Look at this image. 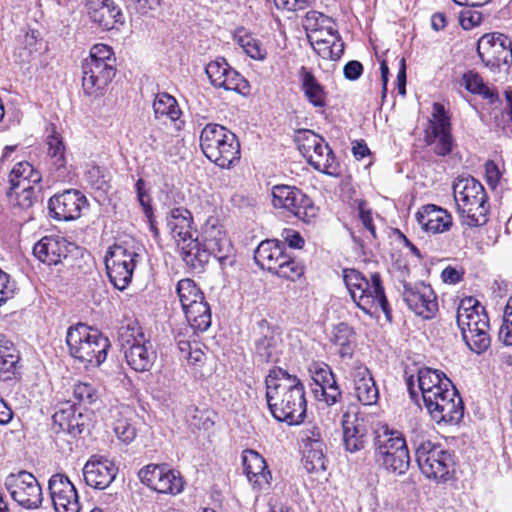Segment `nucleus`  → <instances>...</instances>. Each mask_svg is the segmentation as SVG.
I'll return each mask as SVG.
<instances>
[{"instance_id":"nucleus-1","label":"nucleus","mask_w":512,"mask_h":512,"mask_svg":"<svg viewBox=\"0 0 512 512\" xmlns=\"http://www.w3.org/2000/svg\"><path fill=\"white\" fill-rule=\"evenodd\" d=\"M267 405L272 416H306L304 385L295 375L275 367L265 379Z\"/></svg>"},{"instance_id":"nucleus-2","label":"nucleus","mask_w":512,"mask_h":512,"mask_svg":"<svg viewBox=\"0 0 512 512\" xmlns=\"http://www.w3.org/2000/svg\"><path fill=\"white\" fill-rule=\"evenodd\" d=\"M452 190L456 209L463 223L470 227L486 224L489 204L483 185L470 175H462L455 178Z\"/></svg>"},{"instance_id":"nucleus-3","label":"nucleus","mask_w":512,"mask_h":512,"mask_svg":"<svg viewBox=\"0 0 512 512\" xmlns=\"http://www.w3.org/2000/svg\"><path fill=\"white\" fill-rule=\"evenodd\" d=\"M345 285L356 305L367 315L372 316L382 310L388 321L392 319L391 309L378 273L371 275L369 281L355 269L343 270Z\"/></svg>"},{"instance_id":"nucleus-4","label":"nucleus","mask_w":512,"mask_h":512,"mask_svg":"<svg viewBox=\"0 0 512 512\" xmlns=\"http://www.w3.org/2000/svg\"><path fill=\"white\" fill-rule=\"evenodd\" d=\"M456 321L466 345L481 354L490 346L489 319L483 306L473 297L461 300Z\"/></svg>"},{"instance_id":"nucleus-5","label":"nucleus","mask_w":512,"mask_h":512,"mask_svg":"<svg viewBox=\"0 0 512 512\" xmlns=\"http://www.w3.org/2000/svg\"><path fill=\"white\" fill-rule=\"evenodd\" d=\"M374 458L386 471L405 474L410 465V454L403 434L387 424L375 430Z\"/></svg>"},{"instance_id":"nucleus-6","label":"nucleus","mask_w":512,"mask_h":512,"mask_svg":"<svg viewBox=\"0 0 512 512\" xmlns=\"http://www.w3.org/2000/svg\"><path fill=\"white\" fill-rule=\"evenodd\" d=\"M66 343L70 355L86 367L100 366L106 360L110 348L107 337L82 323L68 329Z\"/></svg>"},{"instance_id":"nucleus-7","label":"nucleus","mask_w":512,"mask_h":512,"mask_svg":"<svg viewBox=\"0 0 512 512\" xmlns=\"http://www.w3.org/2000/svg\"><path fill=\"white\" fill-rule=\"evenodd\" d=\"M200 147L204 155L221 168H231L240 160V143L226 127L209 123L201 131Z\"/></svg>"},{"instance_id":"nucleus-8","label":"nucleus","mask_w":512,"mask_h":512,"mask_svg":"<svg viewBox=\"0 0 512 512\" xmlns=\"http://www.w3.org/2000/svg\"><path fill=\"white\" fill-rule=\"evenodd\" d=\"M416 461L421 472L437 483H447L456 479L457 459L454 452L440 444L423 441L415 451Z\"/></svg>"},{"instance_id":"nucleus-9","label":"nucleus","mask_w":512,"mask_h":512,"mask_svg":"<svg viewBox=\"0 0 512 512\" xmlns=\"http://www.w3.org/2000/svg\"><path fill=\"white\" fill-rule=\"evenodd\" d=\"M119 341L127 364L136 372L150 371L157 358L152 343L145 339L144 332L137 322L121 326Z\"/></svg>"},{"instance_id":"nucleus-10","label":"nucleus","mask_w":512,"mask_h":512,"mask_svg":"<svg viewBox=\"0 0 512 512\" xmlns=\"http://www.w3.org/2000/svg\"><path fill=\"white\" fill-rule=\"evenodd\" d=\"M4 486L12 500L26 510H34L43 502L42 487L37 478L26 470L5 477Z\"/></svg>"},{"instance_id":"nucleus-11","label":"nucleus","mask_w":512,"mask_h":512,"mask_svg":"<svg viewBox=\"0 0 512 512\" xmlns=\"http://www.w3.org/2000/svg\"><path fill=\"white\" fill-rule=\"evenodd\" d=\"M451 120L441 103H434L431 117L424 128V142L433 146L438 156H447L452 152L454 139L451 133Z\"/></svg>"},{"instance_id":"nucleus-12","label":"nucleus","mask_w":512,"mask_h":512,"mask_svg":"<svg viewBox=\"0 0 512 512\" xmlns=\"http://www.w3.org/2000/svg\"><path fill=\"white\" fill-rule=\"evenodd\" d=\"M272 204L282 208L305 223H311L318 214L313 201L295 186L276 185L272 188Z\"/></svg>"},{"instance_id":"nucleus-13","label":"nucleus","mask_w":512,"mask_h":512,"mask_svg":"<svg viewBox=\"0 0 512 512\" xmlns=\"http://www.w3.org/2000/svg\"><path fill=\"white\" fill-rule=\"evenodd\" d=\"M138 254L121 245H114L105 257L107 275L110 282L118 290L127 288L132 280Z\"/></svg>"},{"instance_id":"nucleus-14","label":"nucleus","mask_w":512,"mask_h":512,"mask_svg":"<svg viewBox=\"0 0 512 512\" xmlns=\"http://www.w3.org/2000/svg\"><path fill=\"white\" fill-rule=\"evenodd\" d=\"M477 53L486 66H510L512 64V41L502 33L485 34L478 40Z\"/></svg>"},{"instance_id":"nucleus-15","label":"nucleus","mask_w":512,"mask_h":512,"mask_svg":"<svg viewBox=\"0 0 512 512\" xmlns=\"http://www.w3.org/2000/svg\"><path fill=\"white\" fill-rule=\"evenodd\" d=\"M138 475L144 485L158 493L177 495L184 488L180 474L164 464H149L142 468Z\"/></svg>"},{"instance_id":"nucleus-16","label":"nucleus","mask_w":512,"mask_h":512,"mask_svg":"<svg viewBox=\"0 0 512 512\" xmlns=\"http://www.w3.org/2000/svg\"><path fill=\"white\" fill-rule=\"evenodd\" d=\"M205 73L215 88H223L242 95L250 92L249 82L233 69L224 58H217L205 67Z\"/></svg>"},{"instance_id":"nucleus-17","label":"nucleus","mask_w":512,"mask_h":512,"mask_svg":"<svg viewBox=\"0 0 512 512\" xmlns=\"http://www.w3.org/2000/svg\"><path fill=\"white\" fill-rule=\"evenodd\" d=\"M422 399L427 411L441 413L442 416H452L453 414L464 415V405L458 391L455 387L438 385L433 390L422 395Z\"/></svg>"},{"instance_id":"nucleus-18","label":"nucleus","mask_w":512,"mask_h":512,"mask_svg":"<svg viewBox=\"0 0 512 512\" xmlns=\"http://www.w3.org/2000/svg\"><path fill=\"white\" fill-rule=\"evenodd\" d=\"M403 299L416 315L424 319L433 318L438 311L437 296L432 287L423 282L404 284Z\"/></svg>"},{"instance_id":"nucleus-19","label":"nucleus","mask_w":512,"mask_h":512,"mask_svg":"<svg viewBox=\"0 0 512 512\" xmlns=\"http://www.w3.org/2000/svg\"><path fill=\"white\" fill-rule=\"evenodd\" d=\"M48 490L56 512L80 511L77 490L66 475H52L48 481Z\"/></svg>"},{"instance_id":"nucleus-20","label":"nucleus","mask_w":512,"mask_h":512,"mask_svg":"<svg viewBox=\"0 0 512 512\" xmlns=\"http://www.w3.org/2000/svg\"><path fill=\"white\" fill-rule=\"evenodd\" d=\"M87 205L83 193L68 189L56 194L48 202L49 214L58 221H71L80 217L82 209Z\"/></svg>"},{"instance_id":"nucleus-21","label":"nucleus","mask_w":512,"mask_h":512,"mask_svg":"<svg viewBox=\"0 0 512 512\" xmlns=\"http://www.w3.org/2000/svg\"><path fill=\"white\" fill-rule=\"evenodd\" d=\"M114 461L102 455H92L83 467L85 483L99 490L108 488L118 474Z\"/></svg>"},{"instance_id":"nucleus-22","label":"nucleus","mask_w":512,"mask_h":512,"mask_svg":"<svg viewBox=\"0 0 512 512\" xmlns=\"http://www.w3.org/2000/svg\"><path fill=\"white\" fill-rule=\"evenodd\" d=\"M202 240L209 259L214 257L222 266L227 261L230 265L233 263L230 260L232 246L221 225L207 221L202 229Z\"/></svg>"},{"instance_id":"nucleus-23","label":"nucleus","mask_w":512,"mask_h":512,"mask_svg":"<svg viewBox=\"0 0 512 512\" xmlns=\"http://www.w3.org/2000/svg\"><path fill=\"white\" fill-rule=\"evenodd\" d=\"M243 472L254 490L265 491L270 488L272 474L262 455L252 449L242 452Z\"/></svg>"},{"instance_id":"nucleus-24","label":"nucleus","mask_w":512,"mask_h":512,"mask_svg":"<svg viewBox=\"0 0 512 512\" xmlns=\"http://www.w3.org/2000/svg\"><path fill=\"white\" fill-rule=\"evenodd\" d=\"M90 19L104 30L123 24V14L113 0H84Z\"/></svg>"},{"instance_id":"nucleus-25","label":"nucleus","mask_w":512,"mask_h":512,"mask_svg":"<svg viewBox=\"0 0 512 512\" xmlns=\"http://www.w3.org/2000/svg\"><path fill=\"white\" fill-rule=\"evenodd\" d=\"M416 219L421 228L427 233L439 234L450 230L453 220L451 214L444 208L427 204L417 213Z\"/></svg>"},{"instance_id":"nucleus-26","label":"nucleus","mask_w":512,"mask_h":512,"mask_svg":"<svg viewBox=\"0 0 512 512\" xmlns=\"http://www.w3.org/2000/svg\"><path fill=\"white\" fill-rule=\"evenodd\" d=\"M82 87L87 95H98L113 79L116 68L82 62Z\"/></svg>"},{"instance_id":"nucleus-27","label":"nucleus","mask_w":512,"mask_h":512,"mask_svg":"<svg viewBox=\"0 0 512 512\" xmlns=\"http://www.w3.org/2000/svg\"><path fill=\"white\" fill-rule=\"evenodd\" d=\"M342 429L346 451L354 453L364 448L370 430L366 418H344Z\"/></svg>"},{"instance_id":"nucleus-28","label":"nucleus","mask_w":512,"mask_h":512,"mask_svg":"<svg viewBox=\"0 0 512 512\" xmlns=\"http://www.w3.org/2000/svg\"><path fill=\"white\" fill-rule=\"evenodd\" d=\"M68 247L64 238L45 236L33 247V254L41 262L57 265L67 257Z\"/></svg>"},{"instance_id":"nucleus-29","label":"nucleus","mask_w":512,"mask_h":512,"mask_svg":"<svg viewBox=\"0 0 512 512\" xmlns=\"http://www.w3.org/2000/svg\"><path fill=\"white\" fill-rule=\"evenodd\" d=\"M284 245L278 240H264L262 241L254 252V259L256 264L266 269L271 273L276 267H279L280 262L285 258Z\"/></svg>"},{"instance_id":"nucleus-30","label":"nucleus","mask_w":512,"mask_h":512,"mask_svg":"<svg viewBox=\"0 0 512 512\" xmlns=\"http://www.w3.org/2000/svg\"><path fill=\"white\" fill-rule=\"evenodd\" d=\"M300 79V88L307 101L315 108H325L327 105V92L314 74L306 67L302 66L298 72Z\"/></svg>"},{"instance_id":"nucleus-31","label":"nucleus","mask_w":512,"mask_h":512,"mask_svg":"<svg viewBox=\"0 0 512 512\" xmlns=\"http://www.w3.org/2000/svg\"><path fill=\"white\" fill-rule=\"evenodd\" d=\"M191 225L192 215L189 210L182 207L171 210L167 227L178 245L192 238Z\"/></svg>"},{"instance_id":"nucleus-32","label":"nucleus","mask_w":512,"mask_h":512,"mask_svg":"<svg viewBox=\"0 0 512 512\" xmlns=\"http://www.w3.org/2000/svg\"><path fill=\"white\" fill-rule=\"evenodd\" d=\"M19 353L13 342L0 335V380L9 381L16 377Z\"/></svg>"},{"instance_id":"nucleus-33","label":"nucleus","mask_w":512,"mask_h":512,"mask_svg":"<svg viewBox=\"0 0 512 512\" xmlns=\"http://www.w3.org/2000/svg\"><path fill=\"white\" fill-rule=\"evenodd\" d=\"M307 162L317 171L327 175H336L338 163L332 149L324 139L306 157Z\"/></svg>"},{"instance_id":"nucleus-34","label":"nucleus","mask_w":512,"mask_h":512,"mask_svg":"<svg viewBox=\"0 0 512 512\" xmlns=\"http://www.w3.org/2000/svg\"><path fill=\"white\" fill-rule=\"evenodd\" d=\"M178 247L181 250L183 261L194 271L201 272L210 260L203 241L199 242L198 239L191 238L179 243Z\"/></svg>"},{"instance_id":"nucleus-35","label":"nucleus","mask_w":512,"mask_h":512,"mask_svg":"<svg viewBox=\"0 0 512 512\" xmlns=\"http://www.w3.org/2000/svg\"><path fill=\"white\" fill-rule=\"evenodd\" d=\"M328 38L313 36L314 51L323 59L337 61L344 52V42L337 32H332V27H328Z\"/></svg>"},{"instance_id":"nucleus-36","label":"nucleus","mask_w":512,"mask_h":512,"mask_svg":"<svg viewBox=\"0 0 512 512\" xmlns=\"http://www.w3.org/2000/svg\"><path fill=\"white\" fill-rule=\"evenodd\" d=\"M194 334L202 333L211 326V310L205 299L183 309Z\"/></svg>"},{"instance_id":"nucleus-37","label":"nucleus","mask_w":512,"mask_h":512,"mask_svg":"<svg viewBox=\"0 0 512 512\" xmlns=\"http://www.w3.org/2000/svg\"><path fill=\"white\" fill-rule=\"evenodd\" d=\"M354 382L357 402L364 406H371L377 402L379 392L367 369L359 371Z\"/></svg>"},{"instance_id":"nucleus-38","label":"nucleus","mask_w":512,"mask_h":512,"mask_svg":"<svg viewBox=\"0 0 512 512\" xmlns=\"http://www.w3.org/2000/svg\"><path fill=\"white\" fill-rule=\"evenodd\" d=\"M324 442H317L316 447L301 446L302 463L308 473H318L326 470V456L323 452Z\"/></svg>"},{"instance_id":"nucleus-39","label":"nucleus","mask_w":512,"mask_h":512,"mask_svg":"<svg viewBox=\"0 0 512 512\" xmlns=\"http://www.w3.org/2000/svg\"><path fill=\"white\" fill-rule=\"evenodd\" d=\"M462 83L467 91L472 94L480 95L484 99L490 100L491 103L498 100V92L495 89H490L477 72H465L462 76Z\"/></svg>"},{"instance_id":"nucleus-40","label":"nucleus","mask_w":512,"mask_h":512,"mask_svg":"<svg viewBox=\"0 0 512 512\" xmlns=\"http://www.w3.org/2000/svg\"><path fill=\"white\" fill-rule=\"evenodd\" d=\"M255 353L261 362H278L281 353L280 339L274 335L264 336L256 342Z\"/></svg>"},{"instance_id":"nucleus-41","label":"nucleus","mask_w":512,"mask_h":512,"mask_svg":"<svg viewBox=\"0 0 512 512\" xmlns=\"http://www.w3.org/2000/svg\"><path fill=\"white\" fill-rule=\"evenodd\" d=\"M438 385H446L452 386L451 380L441 371L431 369V368H422L418 372V388L421 391V394L429 392L433 390Z\"/></svg>"},{"instance_id":"nucleus-42","label":"nucleus","mask_w":512,"mask_h":512,"mask_svg":"<svg viewBox=\"0 0 512 512\" xmlns=\"http://www.w3.org/2000/svg\"><path fill=\"white\" fill-rule=\"evenodd\" d=\"M234 38L250 58L258 61H263L266 58L267 50L261 41L246 33L243 29L238 30Z\"/></svg>"},{"instance_id":"nucleus-43","label":"nucleus","mask_w":512,"mask_h":512,"mask_svg":"<svg viewBox=\"0 0 512 512\" xmlns=\"http://www.w3.org/2000/svg\"><path fill=\"white\" fill-rule=\"evenodd\" d=\"M153 110L156 118L166 116L175 121L180 116V109L174 97L167 93H158L153 102Z\"/></svg>"},{"instance_id":"nucleus-44","label":"nucleus","mask_w":512,"mask_h":512,"mask_svg":"<svg viewBox=\"0 0 512 512\" xmlns=\"http://www.w3.org/2000/svg\"><path fill=\"white\" fill-rule=\"evenodd\" d=\"M182 309L189 307L205 299L203 292L197 287L196 283L189 278L180 280L176 287Z\"/></svg>"},{"instance_id":"nucleus-45","label":"nucleus","mask_w":512,"mask_h":512,"mask_svg":"<svg viewBox=\"0 0 512 512\" xmlns=\"http://www.w3.org/2000/svg\"><path fill=\"white\" fill-rule=\"evenodd\" d=\"M115 61L113 50L106 44H95L91 47L89 56L83 60L85 63L91 65L102 66L106 65L108 68H115Z\"/></svg>"},{"instance_id":"nucleus-46","label":"nucleus","mask_w":512,"mask_h":512,"mask_svg":"<svg viewBox=\"0 0 512 512\" xmlns=\"http://www.w3.org/2000/svg\"><path fill=\"white\" fill-rule=\"evenodd\" d=\"M48 156L57 170L65 166V146L62 137L52 129V133L47 138Z\"/></svg>"},{"instance_id":"nucleus-47","label":"nucleus","mask_w":512,"mask_h":512,"mask_svg":"<svg viewBox=\"0 0 512 512\" xmlns=\"http://www.w3.org/2000/svg\"><path fill=\"white\" fill-rule=\"evenodd\" d=\"M41 192L42 187H35V190L32 189L30 191L9 190L7 196L13 207L28 210L39 200Z\"/></svg>"},{"instance_id":"nucleus-48","label":"nucleus","mask_w":512,"mask_h":512,"mask_svg":"<svg viewBox=\"0 0 512 512\" xmlns=\"http://www.w3.org/2000/svg\"><path fill=\"white\" fill-rule=\"evenodd\" d=\"M271 273L278 277L295 281L303 275L304 267L286 254L279 267H276Z\"/></svg>"},{"instance_id":"nucleus-49","label":"nucleus","mask_w":512,"mask_h":512,"mask_svg":"<svg viewBox=\"0 0 512 512\" xmlns=\"http://www.w3.org/2000/svg\"><path fill=\"white\" fill-rule=\"evenodd\" d=\"M351 337L352 332L347 324L341 323L336 327L333 342L339 347V354L342 357H351L353 354Z\"/></svg>"},{"instance_id":"nucleus-50","label":"nucleus","mask_w":512,"mask_h":512,"mask_svg":"<svg viewBox=\"0 0 512 512\" xmlns=\"http://www.w3.org/2000/svg\"><path fill=\"white\" fill-rule=\"evenodd\" d=\"M113 430L118 440L124 444L131 443L137 435V428L131 418H117Z\"/></svg>"},{"instance_id":"nucleus-51","label":"nucleus","mask_w":512,"mask_h":512,"mask_svg":"<svg viewBox=\"0 0 512 512\" xmlns=\"http://www.w3.org/2000/svg\"><path fill=\"white\" fill-rule=\"evenodd\" d=\"M309 372L311 373L314 382L319 386V388L335 383L336 381L331 368L326 363H312L309 366Z\"/></svg>"},{"instance_id":"nucleus-52","label":"nucleus","mask_w":512,"mask_h":512,"mask_svg":"<svg viewBox=\"0 0 512 512\" xmlns=\"http://www.w3.org/2000/svg\"><path fill=\"white\" fill-rule=\"evenodd\" d=\"M52 429L55 433L67 432L73 437H77L83 432L84 424L79 423V418H53Z\"/></svg>"},{"instance_id":"nucleus-53","label":"nucleus","mask_w":512,"mask_h":512,"mask_svg":"<svg viewBox=\"0 0 512 512\" xmlns=\"http://www.w3.org/2000/svg\"><path fill=\"white\" fill-rule=\"evenodd\" d=\"M323 140L322 137L309 130L300 131L296 137L298 149L306 157Z\"/></svg>"},{"instance_id":"nucleus-54","label":"nucleus","mask_w":512,"mask_h":512,"mask_svg":"<svg viewBox=\"0 0 512 512\" xmlns=\"http://www.w3.org/2000/svg\"><path fill=\"white\" fill-rule=\"evenodd\" d=\"M498 336L503 344L512 346V296L507 301Z\"/></svg>"},{"instance_id":"nucleus-55","label":"nucleus","mask_w":512,"mask_h":512,"mask_svg":"<svg viewBox=\"0 0 512 512\" xmlns=\"http://www.w3.org/2000/svg\"><path fill=\"white\" fill-rule=\"evenodd\" d=\"M19 178H32V182L34 183H41L42 180L41 173L26 161L17 163L10 173V179Z\"/></svg>"},{"instance_id":"nucleus-56","label":"nucleus","mask_w":512,"mask_h":512,"mask_svg":"<svg viewBox=\"0 0 512 512\" xmlns=\"http://www.w3.org/2000/svg\"><path fill=\"white\" fill-rule=\"evenodd\" d=\"M74 398L81 404H92L98 399L97 390L88 383L79 382L74 385L73 389Z\"/></svg>"},{"instance_id":"nucleus-57","label":"nucleus","mask_w":512,"mask_h":512,"mask_svg":"<svg viewBox=\"0 0 512 512\" xmlns=\"http://www.w3.org/2000/svg\"><path fill=\"white\" fill-rule=\"evenodd\" d=\"M331 19L318 11H308L305 15V27L307 29H311L314 31V35H317V32L324 28L330 27L328 24L331 23Z\"/></svg>"},{"instance_id":"nucleus-58","label":"nucleus","mask_w":512,"mask_h":512,"mask_svg":"<svg viewBox=\"0 0 512 512\" xmlns=\"http://www.w3.org/2000/svg\"><path fill=\"white\" fill-rule=\"evenodd\" d=\"M302 445L308 447H316L317 442H323L321 431L318 426L309 422L305 429L300 431Z\"/></svg>"},{"instance_id":"nucleus-59","label":"nucleus","mask_w":512,"mask_h":512,"mask_svg":"<svg viewBox=\"0 0 512 512\" xmlns=\"http://www.w3.org/2000/svg\"><path fill=\"white\" fill-rule=\"evenodd\" d=\"M15 285L10 275L0 269V306L13 297Z\"/></svg>"},{"instance_id":"nucleus-60","label":"nucleus","mask_w":512,"mask_h":512,"mask_svg":"<svg viewBox=\"0 0 512 512\" xmlns=\"http://www.w3.org/2000/svg\"><path fill=\"white\" fill-rule=\"evenodd\" d=\"M482 21V16L479 12L465 10L460 13L459 22L463 29L470 30L479 25Z\"/></svg>"},{"instance_id":"nucleus-61","label":"nucleus","mask_w":512,"mask_h":512,"mask_svg":"<svg viewBox=\"0 0 512 512\" xmlns=\"http://www.w3.org/2000/svg\"><path fill=\"white\" fill-rule=\"evenodd\" d=\"M313 0H274L278 9L286 11H297L306 9Z\"/></svg>"},{"instance_id":"nucleus-62","label":"nucleus","mask_w":512,"mask_h":512,"mask_svg":"<svg viewBox=\"0 0 512 512\" xmlns=\"http://www.w3.org/2000/svg\"><path fill=\"white\" fill-rule=\"evenodd\" d=\"M321 396L327 405H334L339 397L341 396V391L337 386V383H332L330 385L323 386L320 388Z\"/></svg>"},{"instance_id":"nucleus-63","label":"nucleus","mask_w":512,"mask_h":512,"mask_svg":"<svg viewBox=\"0 0 512 512\" xmlns=\"http://www.w3.org/2000/svg\"><path fill=\"white\" fill-rule=\"evenodd\" d=\"M363 72V66L359 61H349L343 69V73L346 79L354 81L357 80Z\"/></svg>"},{"instance_id":"nucleus-64","label":"nucleus","mask_w":512,"mask_h":512,"mask_svg":"<svg viewBox=\"0 0 512 512\" xmlns=\"http://www.w3.org/2000/svg\"><path fill=\"white\" fill-rule=\"evenodd\" d=\"M283 238L285 242L289 245L291 248L295 249H302L304 246V239L300 235L299 232L292 230V229H286L283 232Z\"/></svg>"}]
</instances>
